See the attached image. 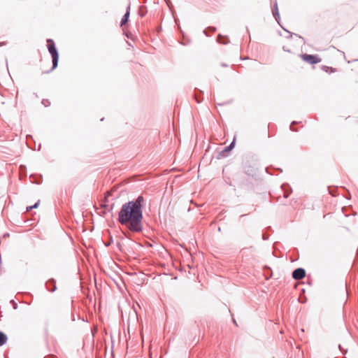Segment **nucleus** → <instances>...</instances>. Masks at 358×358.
Listing matches in <instances>:
<instances>
[{"label": "nucleus", "instance_id": "obj_1", "mask_svg": "<svg viewBox=\"0 0 358 358\" xmlns=\"http://www.w3.org/2000/svg\"><path fill=\"white\" fill-rule=\"evenodd\" d=\"M145 199L138 196L135 200L122 205L118 214V222L131 231L138 233L143 230V207Z\"/></svg>", "mask_w": 358, "mask_h": 358}, {"label": "nucleus", "instance_id": "obj_2", "mask_svg": "<svg viewBox=\"0 0 358 358\" xmlns=\"http://www.w3.org/2000/svg\"><path fill=\"white\" fill-rule=\"evenodd\" d=\"M47 46L50 54L52 58V69H55L58 65L59 54L55 47V42L53 40L49 38L47 40Z\"/></svg>", "mask_w": 358, "mask_h": 358}, {"label": "nucleus", "instance_id": "obj_3", "mask_svg": "<svg viewBox=\"0 0 358 358\" xmlns=\"http://www.w3.org/2000/svg\"><path fill=\"white\" fill-rule=\"evenodd\" d=\"M302 58L306 62L310 64H315L320 62L321 59L316 55L304 54L302 55Z\"/></svg>", "mask_w": 358, "mask_h": 358}, {"label": "nucleus", "instance_id": "obj_4", "mask_svg": "<svg viewBox=\"0 0 358 358\" xmlns=\"http://www.w3.org/2000/svg\"><path fill=\"white\" fill-rule=\"evenodd\" d=\"M306 275V271L303 268H298L293 271L292 278L295 280L303 279Z\"/></svg>", "mask_w": 358, "mask_h": 358}, {"label": "nucleus", "instance_id": "obj_5", "mask_svg": "<svg viewBox=\"0 0 358 358\" xmlns=\"http://www.w3.org/2000/svg\"><path fill=\"white\" fill-rule=\"evenodd\" d=\"M48 291L53 292L56 290L57 287L55 285V280L54 279H50L45 284Z\"/></svg>", "mask_w": 358, "mask_h": 358}, {"label": "nucleus", "instance_id": "obj_6", "mask_svg": "<svg viewBox=\"0 0 358 358\" xmlns=\"http://www.w3.org/2000/svg\"><path fill=\"white\" fill-rule=\"evenodd\" d=\"M272 13H273V15L275 17V20L279 23L280 15H279L278 5H277L276 2L275 3V4L272 8Z\"/></svg>", "mask_w": 358, "mask_h": 358}, {"label": "nucleus", "instance_id": "obj_7", "mask_svg": "<svg viewBox=\"0 0 358 358\" xmlns=\"http://www.w3.org/2000/svg\"><path fill=\"white\" fill-rule=\"evenodd\" d=\"M129 9H130V6H128L125 14L124 15L123 17L121 20V22H120L121 26H123L124 24H125L129 20Z\"/></svg>", "mask_w": 358, "mask_h": 358}, {"label": "nucleus", "instance_id": "obj_8", "mask_svg": "<svg viewBox=\"0 0 358 358\" xmlns=\"http://www.w3.org/2000/svg\"><path fill=\"white\" fill-rule=\"evenodd\" d=\"M7 340V336L4 333L0 331V346L4 345Z\"/></svg>", "mask_w": 358, "mask_h": 358}, {"label": "nucleus", "instance_id": "obj_9", "mask_svg": "<svg viewBox=\"0 0 358 358\" xmlns=\"http://www.w3.org/2000/svg\"><path fill=\"white\" fill-rule=\"evenodd\" d=\"M217 41L220 43L227 44L229 43L227 37L223 36L221 34L217 36Z\"/></svg>", "mask_w": 358, "mask_h": 358}, {"label": "nucleus", "instance_id": "obj_10", "mask_svg": "<svg viewBox=\"0 0 358 358\" xmlns=\"http://www.w3.org/2000/svg\"><path fill=\"white\" fill-rule=\"evenodd\" d=\"M234 145H235V141L234 140L229 145L227 146L224 148V150L222 151L223 152H229L231 151L234 147Z\"/></svg>", "mask_w": 358, "mask_h": 358}, {"label": "nucleus", "instance_id": "obj_11", "mask_svg": "<svg viewBox=\"0 0 358 358\" xmlns=\"http://www.w3.org/2000/svg\"><path fill=\"white\" fill-rule=\"evenodd\" d=\"M147 13L146 8L144 6H140L138 9V13L141 17H143Z\"/></svg>", "mask_w": 358, "mask_h": 358}, {"label": "nucleus", "instance_id": "obj_12", "mask_svg": "<svg viewBox=\"0 0 358 358\" xmlns=\"http://www.w3.org/2000/svg\"><path fill=\"white\" fill-rule=\"evenodd\" d=\"M207 30H209V31H210L211 32H215V31H216V27H209L206 30H205V31H204V33H205L206 35H208V34H207V33H206V32H207Z\"/></svg>", "mask_w": 358, "mask_h": 358}, {"label": "nucleus", "instance_id": "obj_13", "mask_svg": "<svg viewBox=\"0 0 358 358\" xmlns=\"http://www.w3.org/2000/svg\"><path fill=\"white\" fill-rule=\"evenodd\" d=\"M42 103L46 107V106H50V102L49 101L48 99H43Z\"/></svg>", "mask_w": 358, "mask_h": 358}, {"label": "nucleus", "instance_id": "obj_14", "mask_svg": "<svg viewBox=\"0 0 358 358\" xmlns=\"http://www.w3.org/2000/svg\"><path fill=\"white\" fill-rule=\"evenodd\" d=\"M194 98H195L196 102L199 103H201L203 100V99L200 98V96H199V95H197L196 94H195Z\"/></svg>", "mask_w": 358, "mask_h": 358}, {"label": "nucleus", "instance_id": "obj_15", "mask_svg": "<svg viewBox=\"0 0 358 358\" xmlns=\"http://www.w3.org/2000/svg\"><path fill=\"white\" fill-rule=\"evenodd\" d=\"M338 348H339V350L341 351V352H342L343 354H346V353H347V351H348V350H347L346 349H345H345H343V348L341 347V345H338Z\"/></svg>", "mask_w": 358, "mask_h": 358}, {"label": "nucleus", "instance_id": "obj_16", "mask_svg": "<svg viewBox=\"0 0 358 358\" xmlns=\"http://www.w3.org/2000/svg\"><path fill=\"white\" fill-rule=\"evenodd\" d=\"M294 124H296V122L294 121V122H292V124H291V125H290V129H291L292 131H296V130L293 128V125H294Z\"/></svg>", "mask_w": 358, "mask_h": 358}, {"label": "nucleus", "instance_id": "obj_17", "mask_svg": "<svg viewBox=\"0 0 358 358\" xmlns=\"http://www.w3.org/2000/svg\"><path fill=\"white\" fill-rule=\"evenodd\" d=\"M39 204V201L36 202L34 205L31 206L34 208H36Z\"/></svg>", "mask_w": 358, "mask_h": 358}, {"label": "nucleus", "instance_id": "obj_18", "mask_svg": "<svg viewBox=\"0 0 358 358\" xmlns=\"http://www.w3.org/2000/svg\"><path fill=\"white\" fill-rule=\"evenodd\" d=\"M289 192H287L286 190H285V195L284 196H285V198H287L289 196Z\"/></svg>", "mask_w": 358, "mask_h": 358}, {"label": "nucleus", "instance_id": "obj_19", "mask_svg": "<svg viewBox=\"0 0 358 358\" xmlns=\"http://www.w3.org/2000/svg\"><path fill=\"white\" fill-rule=\"evenodd\" d=\"M32 209H33V207L31 206L27 207V211H28V212L31 210Z\"/></svg>", "mask_w": 358, "mask_h": 358}, {"label": "nucleus", "instance_id": "obj_20", "mask_svg": "<svg viewBox=\"0 0 358 358\" xmlns=\"http://www.w3.org/2000/svg\"><path fill=\"white\" fill-rule=\"evenodd\" d=\"M268 238V237L265 235H263V239L264 240H266Z\"/></svg>", "mask_w": 358, "mask_h": 358}, {"label": "nucleus", "instance_id": "obj_21", "mask_svg": "<svg viewBox=\"0 0 358 358\" xmlns=\"http://www.w3.org/2000/svg\"><path fill=\"white\" fill-rule=\"evenodd\" d=\"M233 322H234V323L236 325H237L236 322V320H235L234 319L233 320Z\"/></svg>", "mask_w": 358, "mask_h": 358}, {"label": "nucleus", "instance_id": "obj_22", "mask_svg": "<svg viewBox=\"0 0 358 358\" xmlns=\"http://www.w3.org/2000/svg\"><path fill=\"white\" fill-rule=\"evenodd\" d=\"M222 66H227V65L226 64H222Z\"/></svg>", "mask_w": 358, "mask_h": 358}, {"label": "nucleus", "instance_id": "obj_23", "mask_svg": "<svg viewBox=\"0 0 358 358\" xmlns=\"http://www.w3.org/2000/svg\"><path fill=\"white\" fill-rule=\"evenodd\" d=\"M17 308V304H16V303H15V305H14V308Z\"/></svg>", "mask_w": 358, "mask_h": 358}, {"label": "nucleus", "instance_id": "obj_24", "mask_svg": "<svg viewBox=\"0 0 358 358\" xmlns=\"http://www.w3.org/2000/svg\"><path fill=\"white\" fill-rule=\"evenodd\" d=\"M273 358H274V357H273Z\"/></svg>", "mask_w": 358, "mask_h": 358}]
</instances>
